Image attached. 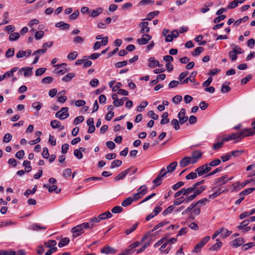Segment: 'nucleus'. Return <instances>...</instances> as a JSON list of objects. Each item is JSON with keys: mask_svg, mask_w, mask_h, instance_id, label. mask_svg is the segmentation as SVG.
Wrapping results in <instances>:
<instances>
[{"mask_svg": "<svg viewBox=\"0 0 255 255\" xmlns=\"http://www.w3.org/2000/svg\"><path fill=\"white\" fill-rule=\"evenodd\" d=\"M200 185H201L200 183H199V182H197L194 184L192 186L188 188L190 194L193 193L192 194L190 195V197L188 198V200L195 199L198 195H200L204 190H205L206 188L205 186L198 187Z\"/></svg>", "mask_w": 255, "mask_h": 255, "instance_id": "f257e3e1", "label": "nucleus"}, {"mask_svg": "<svg viewBox=\"0 0 255 255\" xmlns=\"http://www.w3.org/2000/svg\"><path fill=\"white\" fill-rule=\"evenodd\" d=\"M87 229L84 222L78 225L71 228V232L72 233V236L74 238H76L85 233V230Z\"/></svg>", "mask_w": 255, "mask_h": 255, "instance_id": "f03ea898", "label": "nucleus"}, {"mask_svg": "<svg viewBox=\"0 0 255 255\" xmlns=\"http://www.w3.org/2000/svg\"><path fill=\"white\" fill-rule=\"evenodd\" d=\"M68 110V107L62 108L61 110L56 113L55 117L60 120H64L67 118L69 116Z\"/></svg>", "mask_w": 255, "mask_h": 255, "instance_id": "7ed1b4c3", "label": "nucleus"}, {"mask_svg": "<svg viewBox=\"0 0 255 255\" xmlns=\"http://www.w3.org/2000/svg\"><path fill=\"white\" fill-rule=\"evenodd\" d=\"M211 170V168L209 166L208 164H205L197 168L195 171L197 172L199 176H201L209 172Z\"/></svg>", "mask_w": 255, "mask_h": 255, "instance_id": "20e7f679", "label": "nucleus"}, {"mask_svg": "<svg viewBox=\"0 0 255 255\" xmlns=\"http://www.w3.org/2000/svg\"><path fill=\"white\" fill-rule=\"evenodd\" d=\"M210 238L209 236H207L203 238L202 240L197 244L194 248V252L195 253H198L199 252V250L203 247V246L207 243L210 240Z\"/></svg>", "mask_w": 255, "mask_h": 255, "instance_id": "39448f33", "label": "nucleus"}, {"mask_svg": "<svg viewBox=\"0 0 255 255\" xmlns=\"http://www.w3.org/2000/svg\"><path fill=\"white\" fill-rule=\"evenodd\" d=\"M202 156V153L200 151L196 150L192 152L191 157L190 158L191 160V163H195L197 160L200 159Z\"/></svg>", "mask_w": 255, "mask_h": 255, "instance_id": "423d86ee", "label": "nucleus"}, {"mask_svg": "<svg viewBox=\"0 0 255 255\" xmlns=\"http://www.w3.org/2000/svg\"><path fill=\"white\" fill-rule=\"evenodd\" d=\"M178 117L179 119V123L180 124H183L188 119V118L187 116H185V110L184 109H182L180 112L179 113L178 115Z\"/></svg>", "mask_w": 255, "mask_h": 255, "instance_id": "0eeeda50", "label": "nucleus"}, {"mask_svg": "<svg viewBox=\"0 0 255 255\" xmlns=\"http://www.w3.org/2000/svg\"><path fill=\"white\" fill-rule=\"evenodd\" d=\"M189 197H190V196L186 197L185 198H184V197H181L178 198H177L176 199H175L174 201V202H173L174 205H173L174 206V205H176V206L179 205L181 204H182V203H183L184 202H185L186 203H188L189 202L192 201L193 200H190V199L188 200V198Z\"/></svg>", "mask_w": 255, "mask_h": 255, "instance_id": "6e6552de", "label": "nucleus"}, {"mask_svg": "<svg viewBox=\"0 0 255 255\" xmlns=\"http://www.w3.org/2000/svg\"><path fill=\"white\" fill-rule=\"evenodd\" d=\"M46 50H47L46 49H38V50L35 51L33 53V55H36V56L35 57L34 61H33L32 64H36L39 60V54H44V53L46 52Z\"/></svg>", "mask_w": 255, "mask_h": 255, "instance_id": "1a4fd4ad", "label": "nucleus"}, {"mask_svg": "<svg viewBox=\"0 0 255 255\" xmlns=\"http://www.w3.org/2000/svg\"><path fill=\"white\" fill-rule=\"evenodd\" d=\"M242 137L253 136L255 134V130L252 128H245L241 131Z\"/></svg>", "mask_w": 255, "mask_h": 255, "instance_id": "9d476101", "label": "nucleus"}, {"mask_svg": "<svg viewBox=\"0 0 255 255\" xmlns=\"http://www.w3.org/2000/svg\"><path fill=\"white\" fill-rule=\"evenodd\" d=\"M143 186H141L137 190V193L135 194L132 198L133 201H137L143 196Z\"/></svg>", "mask_w": 255, "mask_h": 255, "instance_id": "9b49d317", "label": "nucleus"}, {"mask_svg": "<svg viewBox=\"0 0 255 255\" xmlns=\"http://www.w3.org/2000/svg\"><path fill=\"white\" fill-rule=\"evenodd\" d=\"M191 163V160L189 156L184 157L179 162V166L181 168L185 167Z\"/></svg>", "mask_w": 255, "mask_h": 255, "instance_id": "f8f14e48", "label": "nucleus"}, {"mask_svg": "<svg viewBox=\"0 0 255 255\" xmlns=\"http://www.w3.org/2000/svg\"><path fill=\"white\" fill-rule=\"evenodd\" d=\"M182 194L183 195L186 196V197L189 196V195L190 194L189 192V190L188 188H182L180 190L176 192L174 194V197L176 198L180 196V195Z\"/></svg>", "mask_w": 255, "mask_h": 255, "instance_id": "ddd939ff", "label": "nucleus"}, {"mask_svg": "<svg viewBox=\"0 0 255 255\" xmlns=\"http://www.w3.org/2000/svg\"><path fill=\"white\" fill-rule=\"evenodd\" d=\"M130 171V168H128L120 173H119L116 177H115L114 180L115 181H118L120 180L123 179L125 176L129 173Z\"/></svg>", "mask_w": 255, "mask_h": 255, "instance_id": "4468645a", "label": "nucleus"}, {"mask_svg": "<svg viewBox=\"0 0 255 255\" xmlns=\"http://www.w3.org/2000/svg\"><path fill=\"white\" fill-rule=\"evenodd\" d=\"M244 243V239L242 238H239L233 240L231 245L234 248H237Z\"/></svg>", "mask_w": 255, "mask_h": 255, "instance_id": "2eb2a0df", "label": "nucleus"}, {"mask_svg": "<svg viewBox=\"0 0 255 255\" xmlns=\"http://www.w3.org/2000/svg\"><path fill=\"white\" fill-rule=\"evenodd\" d=\"M32 51L30 49H28L26 51L20 50L16 54V57L17 58H20L24 56L28 57L31 54Z\"/></svg>", "mask_w": 255, "mask_h": 255, "instance_id": "dca6fc26", "label": "nucleus"}, {"mask_svg": "<svg viewBox=\"0 0 255 255\" xmlns=\"http://www.w3.org/2000/svg\"><path fill=\"white\" fill-rule=\"evenodd\" d=\"M219 229L220 236L222 238H226L232 234V231H230L227 229L223 227Z\"/></svg>", "mask_w": 255, "mask_h": 255, "instance_id": "f3484780", "label": "nucleus"}, {"mask_svg": "<svg viewBox=\"0 0 255 255\" xmlns=\"http://www.w3.org/2000/svg\"><path fill=\"white\" fill-rule=\"evenodd\" d=\"M50 125L53 128H59L60 130L64 128V126L61 125L60 123L57 120H52L50 122Z\"/></svg>", "mask_w": 255, "mask_h": 255, "instance_id": "a211bd4d", "label": "nucleus"}, {"mask_svg": "<svg viewBox=\"0 0 255 255\" xmlns=\"http://www.w3.org/2000/svg\"><path fill=\"white\" fill-rule=\"evenodd\" d=\"M101 252L105 254H114L116 252L115 249L110 246H105L101 250Z\"/></svg>", "mask_w": 255, "mask_h": 255, "instance_id": "6ab92c4d", "label": "nucleus"}, {"mask_svg": "<svg viewBox=\"0 0 255 255\" xmlns=\"http://www.w3.org/2000/svg\"><path fill=\"white\" fill-rule=\"evenodd\" d=\"M22 71H24V77H28L31 75L32 73V68L31 67H26V68H21L18 73H21Z\"/></svg>", "mask_w": 255, "mask_h": 255, "instance_id": "aec40b11", "label": "nucleus"}, {"mask_svg": "<svg viewBox=\"0 0 255 255\" xmlns=\"http://www.w3.org/2000/svg\"><path fill=\"white\" fill-rule=\"evenodd\" d=\"M55 26L60 28L62 30L68 29L70 27V25L68 23H65L63 21L57 22L55 24Z\"/></svg>", "mask_w": 255, "mask_h": 255, "instance_id": "412c9836", "label": "nucleus"}, {"mask_svg": "<svg viewBox=\"0 0 255 255\" xmlns=\"http://www.w3.org/2000/svg\"><path fill=\"white\" fill-rule=\"evenodd\" d=\"M148 65L150 67L153 68L156 65L159 67H161V65L159 63L158 61L155 60L153 57H150L148 60Z\"/></svg>", "mask_w": 255, "mask_h": 255, "instance_id": "4be33fe9", "label": "nucleus"}, {"mask_svg": "<svg viewBox=\"0 0 255 255\" xmlns=\"http://www.w3.org/2000/svg\"><path fill=\"white\" fill-rule=\"evenodd\" d=\"M197 74L196 72H193L191 73L190 76L189 77H187L186 79H185L183 82V84H186L188 83V81L189 80L191 82H194L195 81V79L194 77Z\"/></svg>", "mask_w": 255, "mask_h": 255, "instance_id": "5701e85b", "label": "nucleus"}, {"mask_svg": "<svg viewBox=\"0 0 255 255\" xmlns=\"http://www.w3.org/2000/svg\"><path fill=\"white\" fill-rule=\"evenodd\" d=\"M177 162L174 161L170 164H169L167 166V171L168 173H171L174 171L176 168V167L177 165Z\"/></svg>", "mask_w": 255, "mask_h": 255, "instance_id": "b1692460", "label": "nucleus"}, {"mask_svg": "<svg viewBox=\"0 0 255 255\" xmlns=\"http://www.w3.org/2000/svg\"><path fill=\"white\" fill-rule=\"evenodd\" d=\"M30 229L38 231L40 230H46V227L45 226H42L38 224H34L30 227Z\"/></svg>", "mask_w": 255, "mask_h": 255, "instance_id": "393cba45", "label": "nucleus"}, {"mask_svg": "<svg viewBox=\"0 0 255 255\" xmlns=\"http://www.w3.org/2000/svg\"><path fill=\"white\" fill-rule=\"evenodd\" d=\"M200 213V208L198 206L196 207L193 211L191 213L190 215V218L193 220L195 216L199 215Z\"/></svg>", "mask_w": 255, "mask_h": 255, "instance_id": "a878e982", "label": "nucleus"}, {"mask_svg": "<svg viewBox=\"0 0 255 255\" xmlns=\"http://www.w3.org/2000/svg\"><path fill=\"white\" fill-rule=\"evenodd\" d=\"M133 201V199L132 197H129L127 198L124 201H123L122 203V205L123 207H127L130 205L132 202Z\"/></svg>", "mask_w": 255, "mask_h": 255, "instance_id": "bb28decb", "label": "nucleus"}, {"mask_svg": "<svg viewBox=\"0 0 255 255\" xmlns=\"http://www.w3.org/2000/svg\"><path fill=\"white\" fill-rule=\"evenodd\" d=\"M70 240L68 238H64L62 239L58 243L59 248L63 247L69 244Z\"/></svg>", "mask_w": 255, "mask_h": 255, "instance_id": "cd10ccee", "label": "nucleus"}, {"mask_svg": "<svg viewBox=\"0 0 255 255\" xmlns=\"http://www.w3.org/2000/svg\"><path fill=\"white\" fill-rule=\"evenodd\" d=\"M100 219L101 220H105L108 218H110L112 217V214L109 211L106 212L99 215Z\"/></svg>", "mask_w": 255, "mask_h": 255, "instance_id": "c85d7f7f", "label": "nucleus"}, {"mask_svg": "<svg viewBox=\"0 0 255 255\" xmlns=\"http://www.w3.org/2000/svg\"><path fill=\"white\" fill-rule=\"evenodd\" d=\"M75 76V74L74 73H69L66 75H65L63 78L62 80L63 81H65L67 82L73 79Z\"/></svg>", "mask_w": 255, "mask_h": 255, "instance_id": "c756f323", "label": "nucleus"}, {"mask_svg": "<svg viewBox=\"0 0 255 255\" xmlns=\"http://www.w3.org/2000/svg\"><path fill=\"white\" fill-rule=\"evenodd\" d=\"M216 241L218 242L212 246L209 250L211 251H216L220 249L222 246V243L221 242H219V239H217Z\"/></svg>", "mask_w": 255, "mask_h": 255, "instance_id": "7c9ffc66", "label": "nucleus"}, {"mask_svg": "<svg viewBox=\"0 0 255 255\" xmlns=\"http://www.w3.org/2000/svg\"><path fill=\"white\" fill-rule=\"evenodd\" d=\"M159 11H154L149 13L146 18H144V20H150L153 18L155 16H157L159 14Z\"/></svg>", "mask_w": 255, "mask_h": 255, "instance_id": "2f4dec72", "label": "nucleus"}, {"mask_svg": "<svg viewBox=\"0 0 255 255\" xmlns=\"http://www.w3.org/2000/svg\"><path fill=\"white\" fill-rule=\"evenodd\" d=\"M56 244L57 242L55 240H49L44 243V245L46 246L47 248H48L55 247V246L56 245Z\"/></svg>", "mask_w": 255, "mask_h": 255, "instance_id": "473e14b6", "label": "nucleus"}, {"mask_svg": "<svg viewBox=\"0 0 255 255\" xmlns=\"http://www.w3.org/2000/svg\"><path fill=\"white\" fill-rule=\"evenodd\" d=\"M37 190V186L35 185L34 187L33 188L32 190H30L29 189H27L24 193V195L28 197L30 194H34Z\"/></svg>", "mask_w": 255, "mask_h": 255, "instance_id": "72a5a7b5", "label": "nucleus"}, {"mask_svg": "<svg viewBox=\"0 0 255 255\" xmlns=\"http://www.w3.org/2000/svg\"><path fill=\"white\" fill-rule=\"evenodd\" d=\"M20 34L18 32H13L9 36L10 41H15L19 38Z\"/></svg>", "mask_w": 255, "mask_h": 255, "instance_id": "f704fd0d", "label": "nucleus"}, {"mask_svg": "<svg viewBox=\"0 0 255 255\" xmlns=\"http://www.w3.org/2000/svg\"><path fill=\"white\" fill-rule=\"evenodd\" d=\"M102 12V8H99L98 9L93 10L91 11V16L92 17H96L98 15H99Z\"/></svg>", "mask_w": 255, "mask_h": 255, "instance_id": "c9c22d12", "label": "nucleus"}, {"mask_svg": "<svg viewBox=\"0 0 255 255\" xmlns=\"http://www.w3.org/2000/svg\"><path fill=\"white\" fill-rule=\"evenodd\" d=\"M162 119L160 123L162 125H164L169 122V119L168 118V114L165 112L162 115Z\"/></svg>", "mask_w": 255, "mask_h": 255, "instance_id": "e433bc0d", "label": "nucleus"}, {"mask_svg": "<svg viewBox=\"0 0 255 255\" xmlns=\"http://www.w3.org/2000/svg\"><path fill=\"white\" fill-rule=\"evenodd\" d=\"M48 191L49 192L54 191L56 193H59L61 192V189L58 188L56 185H53L49 187Z\"/></svg>", "mask_w": 255, "mask_h": 255, "instance_id": "4c0bfd02", "label": "nucleus"}, {"mask_svg": "<svg viewBox=\"0 0 255 255\" xmlns=\"http://www.w3.org/2000/svg\"><path fill=\"white\" fill-rule=\"evenodd\" d=\"M137 225L138 223L134 224L130 228L126 229L125 231L126 234L127 235H129L136 229Z\"/></svg>", "mask_w": 255, "mask_h": 255, "instance_id": "58836bf2", "label": "nucleus"}, {"mask_svg": "<svg viewBox=\"0 0 255 255\" xmlns=\"http://www.w3.org/2000/svg\"><path fill=\"white\" fill-rule=\"evenodd\" d=\"M62 92H64V91H62ZM61 93L62 92H60L57 95L58 101L60 103H63L66 101L67 98L65 96L61 95Z\"/></svg>", "mask_w": 255, "mask_h": 255, "instance_id": "ea45409f", "label": "nucleus"}, {"mask_svg": "<svg viewBox=\"0 0 255 255\" xmlns=\"http://www.w3.org/2000/svg\"><path fill=\"white\" fill-rule=\"evenodd\" d=\"M73 41L76 44H82L84 41V38L80 36H77L73 38Z\"/></svg>", "mask_w": 255, "mask_h": 255, "instance_id": "a19ab883", "label": "nucleus"}, {"mask_svg": "<svg viewBox=\"0 0 255 255\" xmlns=\"http://www.w3.org/2000/svg\"><path fill=\"white\" fill-rule=\"evenodd\" d=\"M23 165L25 167V171L28 172L31 170V167L30 166V162L25 160L23 162Z\"/></svg>", "mask_w": 255, "mask_h": 255, "instance_id": "79ce46f5", "label": "nucleus"}, {"mask_svg": "<svg viewBox=\"0 0 255 255\" xmlns=\"http://www.w3.org/2000/svg\"><path fill=\"white\" fill-rule=\"evenodd\" d=\"M196 206L195 204L192 203L187 208H186L184 211L182 213V215H185L188 213L190 211L193 210Z\"/></svg>", "mask_w": 255, "mask_h": 255, "instance_id": "37998d69", "label": "nucleus"}, {"mask_svg": "<svg viewBox=\"0 0 255 255\" xmlns=\"http://www.w3.org/2000/svg\"><path fill=\"white\" fill-rule=\"evenodd\" d=\"M255 190V188L254 187L249 188L248 189H246L244 190H243L242 192H241V195H243V196L247 195L250 193H251L252 192Z\"/></svg>", "mask_w": 255, "mask_h": 255, "instance_id": "c03bdc74", "label": "nucleus"}, {"mask_svg": "<svg viewBox=\"0 0 255 255\" xmlns=\"http://www.w3.org/2000/svg\"><path fill=\"white\" fill-rule=\"evenodd\" d=\"M122 164V161L120 160L116 159L112 162L111 168H114L116 167H119Z\"/></svg>", "mask_w": 255, "mask_h": 255, "instance_id": "a18cd8bd", "label": "nucleus"}, {"mask_svg": "<svg viewBox=\"0 0 255 255\" xmlns=\"http://www.w3.org/2000/svg\"><path fill=\"white\" fill-rule=\"evenodd\" d=\"M123 210V208L120 206H116L112 208L111 211L114 214L120 213Z\"/></svg>", "mask_w": 255, "mask_h": 255, "instance_id": "49530a36", "label": "nucleus"}, {"mask_svg": "<svg viewBox=\"0 0 255 255\" xmlns=\"http://www.w3.org/2000/svg\"><path fill=\"white\" fill-rule=\"evenodd\" d=\"M171 125L173 126L175 130H178L180 128L179 121L176 119H173L171 122Z\"/></svg>", "mask_w": 255, "mask_h": 255, "instance_id": "de8ad7c7", "label": "nucleus"}, {"mask_svg": "<svg viewBox=\"0 0 255 255\" xmlns=\"http://www.w3.org/2000/svg\"><path fill=\"white\" fill-rule=\"evenodd\" d=\"M221 162V161L219 159H215L208 164L209 166L211 168L219 165Z\"/></svg>", "mask_w": 255, "mask_h": 255, "instance_id": "09e8293b", "label": "nucleus"}, {"mask_svg": "<svg viewBox=\"0 0 255 255\" xmlns=\"http://www.w3.org/2000/svg\"><path fill=\"white\" fill-rule=\"evenodd\" d=\"M197 175L198 173L197 172H192L186 175V178L188 180L193 179L196 178L197 177Z\"/></svg>", "mask_w": 255, "mask_h": 255, "instance_id": "8fccbe9b", "label": "nucleus"}, {"mask_svg": "<svg viewBox=\"0 0 255 255\" xmlns=\"http://www.w3.org/2000/svg\"><path fill=\"white\" fill-rule=\"evenodd\" d=\"M175 207L174 205H171L169 206L167 208H166L163 212L162 214L164 216H166L167 214H169L172 211H173Z\"/></svg>", "mask_w": 255, "mask_h": 255, "instance_id": "3c124183", "label": "nucleus"}, {"mask_svg": "<svg viewBox=\"0 0 255 255\" xmlns=\"http://www.w3.org/2000/svg\"><path fill=\"white\" fill-rule=\"evenodd\" d=\"M53 81V78L51 76H47L43 78L41 82L44 84H50Z\"/></svg>", "mask_w": 255, "mask_h": 255, "instance_id": "603ef678", "label": "nucleus"}, {"mask_svg": "<svg viewBox=\"0 0 255 255\" xmlns=\"http://www.w3.org/2000/svg\"><path fill=\"white\" fill-rule=\"evenodd\" d=\"M14 48H9L8 49L5 53V57L7 58H9L14 55Z\"/></svg>", "mask_w": 255, "mask_h": 255, "instance_id": "864d4df0", "label": "nucleus"}, {"mask_svg": "<svg viewBox=\"0 0 255 255\" xmlns=\"http://www.w3.org/2000/svg\"><path fill=\"white\" fill-rule=\"evenodd\" d=\"M78 56V53L76 51L70 52L67 56V58L71 60H74Z\"/></svg>", "mask_w": 255, "mask_h": 255, "instance_id": "5fc2aeb1", "label": "nucleus"}, {"mask_svg": "<svg viewBox=\"0 0 255 255\" xmlns=\"http://www.w3.org/2000/svg\"><path fill=\"white\" fill-rule=\"evenodd\" d=\"M255 246V243H254V242L249 243L244 245L242 247V249L243 250H247L250 248L254 247Z\"/></svg>", "mask_w": 255, "mask_h": 255, "instance_id": "6e6d98bb", "label": "nucleus"}, {"mask_svg": "<svg viewBox=\"0 0 255 255\" xmlns=\"http://www.w3.org/2000/svg\"><path fill=\"white\" fill-rule=\"evenodd\" d=\"M84 120V117L82 116H78L76 117L74 120V124L78 125L80 123H82Z\"/></svg>", "mask_w": 255, "mask_h": 255, "instance_id": "4d7b16f0", "label": "nucleus"}, {"mask_svg": "<svg viewBox=\"0 0 255 255\" xmlns=\"http://www.w3.org/2000/svg\"><path fill=\"white\" fill-rule=\"evenodd\" d=\"M74 154L79 159H81L83 157V154L81 152V150L77 149L74 150Z\"/></svg>", "mask_w": 255, "mask_h": 255, "instance_id": "13d9d810", "label": "nucleus"}, {"mask_svg": "<svg viewBox=\"0 0 255 255\" xmlns=\"http://www.w3.org/2000/svg\"><path fill=\"white\" fill-rule=\"evenodd\" d=\"M72 173L71 169L70 168H67L64 170L63 173V176L65 178H68L69 177Z\"/></svg>", "mask_w": 255, "mask_h": 255, "instance_id": "bf43d9fd", "label": "nucleus"}, {"mask_svg": "<svg viewBox=\"0 0 255 255\" xmlns=\"http://www.w3.org/2000/svg\"><path fill=\"white\" fill-rule=\"evenodd\" d=\"M162 179L160 178L158 175L156 178L153 180V183L155 184L154 187L160 185L162 183Z\"/></svg>", "mask_w": 255, "mask_h": 255, "instance_id": "052dcab7", "label": "nucleus"}, {"mask_svg": "<svg viewBox=\"0 0 255 255\" xmlns=\"http://www.w3.org/2000/svg\"><path fill=\"white\" fill-rule=\"evenodd\" d=\"M204 48L202 47H198L196 48L194 52L192 53L193 56H197L203 52Z\"/></svg>", "mask_w": 255, "mask_h": 255, "instance_id": "680f3d73", "label": "nucleus"}, {"mask_svg": "<svg viewBox=\"0 0 255 255\" xmlns=\"http://www.w3.org/2000/svg\"><path fill=\"white\" fill-rule=\"evenodd\" d=\"M12 138V135L10 133H6L3 137V142L7 143L9 142Z\"/></svg>", "mask_w": 255, "mask_h": 255, "instance_id": "e2e57ef3", "label": "nucleus"}, {"mask_svg": "<svg viewBox=\"0 0 255 255\" xmlns=\"http://www.w3.org/2000/svg\"><path fill=\"white\" fill-rule=\"evenodd\" d=\"M184 184V182L182 181H179L176 183L175 184L173 185L172 186V188L173 190L175 191L177 190L178 188H179L180 187L183 186Z\"/></svg>", "mask_w": 255, "mask_h": 255, "instance_id": "0e129e2a", "label": "nucleus"}, {"mask_svg": "<svg viewBox=\"0 0 255 255\" xmlns=\"http://www.w3.org/2000/svg\"><path fill=\"white\" fill-rule=\"evenodd\" d=\"M231 90V88L229 87L228 85H226L225 84H224L222 85L221 91L222 93H227L229 92Z\"/></svg>", "mask_w": 255, "mask_h": 255, "instance_id": "69168bd1", "label": "nucleus"}, {"mask_svg": "<svg viewBox=\"0 0 255 255\" xmlns=\"http://www.w3.org/2000/svg\"><path fill=\"white\" fill-rule=\"evenodd\" d=\"M182 100V96L180 95H176L172 99V101L173 103H174L176 104H178L180 103Z\"/></svg>", "mask_w": 255, "mask_h": 255, "instance_id": "338daca9", "label": "nucleus"}, {"mask_svg": "<svg viewBox=\"0 0 255 255\" xmlns=\"http://www.w3.org/2000/svg\"><path fill=\"white\" fill-rule=\"evenodd\" d=\"M15 252L14 251L9 250V251H1L0 255H15Z\"/></svg>", "mask_w": 255, "mask_h": 255, "instance_id": "774afa93", "label": "nucleus"}]
</instances>
